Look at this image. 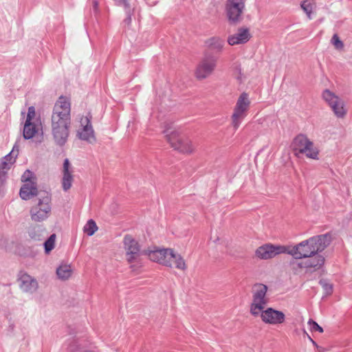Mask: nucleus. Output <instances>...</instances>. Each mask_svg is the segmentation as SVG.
<instances>
[{"label":"nucleus","instance_id":"1","mask_svg":"<svg viewBox=\"0 0 352 352\" xmlns=\"http://www.w3.org/2000/svg\"><path fill=\"white\" fill-rule=\"evenodd\" d=\"M160 133L166 145L173 152L184 156H191L197 153L195 142L177 122L170 120L164 121L161 124Z\"/></svg>","mask_w":352,"mask_h":352},{"label":"nucleus","instance_id":"2","mask_svg":"<svg viewBox=\"0 0 352 352\" xmlns=\"http://www.w3.org/2000/svg\"><path fill=\"white\" fill-rule=\"evenodd\" d=\"M289 149L293 155L298 160L318 161L320 158L319 147L304 133H299L292 140Z\"/></svg>","mask_w":352,"mask_h":352},{"label":"nucleus","instance_id":"3","mask_svg":"<svg viewBox=\"0 0 352 352\" xmlns=\"http://www.w3.org/2000/svg\"><path fill=\"white\" fill-rule=\"evenodd\" d=\"M125 261L133 272H137L143 267L141 257V245L131 234L124 235L122 241Z\"/></svg>","mask_w":352,"mask_h":352},{"label":"nucleus","instance_id":"4","mask_svg":"<svg viewBox=\"0 0 352 352\" xmlns=\"http://www.w3.org/2000/svg\"><path fill=\"white\" fill-rule=\"evenodd\" d=\"M269 287L267 285L256 283L252 287V298L249 306V311L252 316L258 318V315L266 307L269 302L267 292Z\"/></svg>","mask_w":352,"mask_h":352},{"label":"nucleus","instance_id":"5","mask_svg":"<svg viewBox=\"0 0 352 352\" xmlns=\"http://www.w3.org/2000/svg\"><path fill=\"white\" fill-rule=\"evenodd\" d=\"M25 122L23 135L25 139H32L43 136V129L41 115L36 111L34 107H28L26 113H22Z\"/></svg>","mask_w":352,"mask_h":352},{"label":"nucleus","instance_id":"6","mask_svg":"<svg viewBox=\"0 0 352 352\" xmlns=\"http://www.w3.org/2000/svg\"><path fill=\"white\" fill-rule=\"evenodd\" d=\"M51 210L50 194L46 191H40L30 210V219L34 222H43L49 217Z\"/></svg>","mask_w":352,"mask_h":352},{"label":"nucleus","instance_id":"7","mask_svg":"<svg viewBox=\"0 0 352 352\" xmlns=\"http://www.w3.org/2000/svg\"><path fill=\"white\" fill-rule=\"evenodd\" d=\"M76 136L81 141L91 144L96 138L92 124V116L90 113L79 115L75 122Z\"/></svg>","mask_w":352,"mask_h":352},{"label":"nucleus","instance_id":"8","mask_svg":"<svg viewBox=\"0 0 352 352\" xmlns=\"http://www.w3.org/2000/svg\"><path fill=\"white\" fill-rule=\"evenodd\" d=\"M287 246L265 243L255 249L254 258L257 261H270L280 254H287Z\"/></svg>","mask_w":352,"mask_h":352},{"label":"nucleus","instance_id":"9","mask_svg":"<svg viewBox=\"0 0 352 352\" xmlns=\"http://www.w3.org/2000/svg\"><path fill=\"white\" fill-rule=\"evenodd\" d=\"M250 104V95L246 92H242L237 98L231 116V123L234 129H237L239 127L241 120L245 116Z\"/></svg>","mask_w":352,"mask_h":352},{"label":"nucleus","instance_id":"10","mask_svg":"<svg viewBox=\"0 0 352 352\" xmlns=\"http://www.w3.org/2000/svg\"><path fill=\"white\" fill-rule=\"evenodd\" d=\"M306 260L294 261L290 265L296 273L301 271L306 272H315L320 269L325 263V258L320 254H316L305 258Z\"/></svg>","mask_w":352,"mask_h":352},{"label":"nucleus","instance_id":"11","mask_svg":"<svg viewBox=\"0 0 352 352\" xmlns=\"http://www.w3.org/2000/svg\"><path fill=\"white\" fill-rule=\"evenodd\" d=\"M52 121L71 122V102L69 98L61 96L54 104Z\"/></svg>","mask_w":352,"mask_h":352},{"label":"nucleus","instance_id":"12","mask_svg":"<svg viewBox=\"0 0 352 352\" xmlns=\"http://www.w3.org/2000/svg\"><path fill=\"white\" fill-rule=\"evenodd\" d=\"M322 98L338 118L342 119L346 116L347 109L345 103L337 94L329 89H324L322 93Z\"/></svg>","mask_w":352,"mask_h":352},{"label":"nucleus","instance_id":"13","mask_svg":"<svg viewBox=\"0 0 352 352\" xmlns=\"http://www.w3.org/2000/svg\"><path fill=\"white\" fill-rule=\"evenodd\" d=\"M217 65L216 58L210 54L205 55L196 65L193 74L198 80L208 78L214 71Z\"/></svg>","mask_w":352,"mask_h":352},{"label":"nucleus","instance_id":"14","mask_svg":"<svg viewBox=\"0 0 352 352\" xmlns=\"http://www.w3.org/2000/svg\"><path fill=\"white\" fill-rule=\"evenodd\" d=\"M245 6V0H227L225 11L229 23L235 25L240 21Z\"/></svg>","mask_w":352,"mask_h":352},{"label":"nucleus","instance_id":"15","mask_svg":"<svg viewBox=\"0 0 352 352\" xmlns=\"http://www.w3.org/2000/svg\"><path fill=\"white\" fill-rule=\"evenodd\" d=\"M71 122L52 121V136L54 143L62 146L67 142Z\"/></svg>","mask_w":352,"mask_h":352},{"label":"nucleus","instance_id":"16","mask_svg":"<svg viewBox=\"0 0 352 352\" xmlns=\"http://www.w3.org/2000/svg\"><path fill=\"white\" fill-rule=\"evenodd\" d=\"M172 249L153 247L146 250L144 254L150 261L167 268Z\"/></svg>","mask_w":352,"mask_h":352},{"label":"nucleus","instance_id":"17","mask_svg":"<svg viewBox=\"0 0 352 352\" xmlns=\"http://www.w3.org/2000/svg\"><path fill=\"white\" fill-rule=\"evenodd\" d=\"M261 322L267 325H281L285 322V314L280 310L273 307H266L258 315Z\"/></svg>","mask_w":352,"mask_h":352},{"label":"nucleus","instance_id":"18","mask_svg":"<svg viewBox=\"0 0 352 352\" xmlns=\"http://www.w3.org/2000/svg\"><path fill=\"white\" fill-rule=\"evenodd\" d=\"M287 254L296 259H302L314 254L309 238L294 246L287 247Z\"/></svg>","mask_w":352,"mask_h":352},{"label":"nucleus","instance_id":"19","mask_svg":"<svg viewBox=\"0 0 352 352\" xmlns=\"http://www.w3.org/2000/svg\"><path fill=\"white\" fill-rule=\"evenodd\" d=\"M167 268L184 272L188 270V265L185 258L176 250L173 248Z\"/></svg>","mask_w":352,"mask_h":352},{"label":"nucleus","instance_id":"20","mask_svg":"<svg viewBox=\"0 0 352 352\" xmlns=\"http://www.w3.org/2000/svg\"><path fill=\"white\" fill-rule=\"evenodd\" d=\"M314 254H320L329 247L332 241L329 234H320L309 237Z\"/></svg>","mask_w":352,"mask_h":352},{"label":"nucleus","instance_id":"21","mask_svg":"<svg viewBox=\"0 0 352 352\" xmlns=\"http://www.w3.org/2000/svg\"><path fill=\"white\" fill-rule=\"evenodd\" d=\"M314 254H320L329 247L332 241L329 234H320L309 237Z\"/></svg>","mask_w":352,"mask_h":352},{"label":"nucleus","instance_id":"22","mask_svg":"<svg viewBox=\"0 0 352 352\" xmlns=\"http://www.w3.org/2000/svg\"><path fill=\"white\" fill-rule=\"evenodd\" d=\"M251 38L250 30L247 28H241L238 31L228 37V43L231 45H242L246 43Z\"/></svg>","mask_w":352,"mask_h":352},{"label":"nucleus","instance_id":"23","mask_svg":"<svg viewBox=\"0 0 352 352\" xmlns=\"http://www.w3.org/2000/svg\"><path fill=\"white\" fill-rule=\"evenodd\" d=\"M74 274L72 264L68 261H62L56 270L57 278L61 281H66L70 279Z\"/></svg>","mask_w":352,"mask_h":352},{"label":"nucleus","instance_id":"24","mask_svg":"<svg viewBox=\"0 0 352 352\" xmlns=\"http://www.w3.org/2000/svg\"><path fill=\"white\" fill-rule=\"evenodd\" d=\"M20 287L27 293H33L38 287L37 281L28 274H22L20 277Z\"/></svg>","mask_w":352,"mask_h":352},{"label":"nucleus","instance_id":"25","mask_svg":"<svg viewBox=\"0 0 352 352\" xmlns=\"http://www.w3.org/2000/svg\"><path fill=\"white\" fill-rule=\"evenodd\" d=\"M41 190H38L36 184H23L20 190V196L24 200H28L34 197H38V194Z\"/></svg>","mask_w":352,"mask_h":352},{"label":"nucleus","instance_id":"26","mask_svg":"<svg viewBox=\"0 0 352 352\" xmlns=\"http://www.w3.org/2000/svg\"><path fill=\"white\" fill-rule=\"evenodd\" d=\"M205 44L210 49L221 51L223 47L224 42L219 36H214L208 38L205 41Z\"/></svg>","mask_w":352,"mask_h":352},{"label":"nucleus","instance_id":"27","mask_svg":"<svg viewBox=\"0 0 352 352\" xmlns=\"http://www.w3.org/2000/svg\"><path fill=\"white\" fill-rule=\"evenodd\" d=\"M98 230V227L93 219H89L83 226V232L87 236H93Z\"/></svg>","mask_w":352,"mask_h":352},{"label":"nucleus","instance_id":"28","mask_svg":"<svg viewBox=\"0 0 352 352\" xmlns=\"http://www.w3.org/2000/svg\"><path fill=\"white\" fill-rule=\"evenodd\" d=\"M301 8L307 14L309 19L311 18V14L316 7V3L314 0H304L300 4Z\"/></svg>","mask_w":352,"mask_h":352},{"label":"nucleus","instance_id":"29","mask_svg":"<svg viewBox=\"0 0 352 352\" xmlns=\"http://www.w3.org/2000/svg\"><path fill=\"white\" fill-rule=\"evenodd\" d=\"M21 181L24 184H36V177L34 173L30 171V170H27L24 172L21 177Z\"/></svg>","mask_w":352,"mask_h":352},{"label":"nucleus","instance_id":"30","mask_svg":"<svg viewBox=\"0 0 352 352\" xmlns=\"http://www.w3.org/2000/svg\"><path fill=\"white\" fill-rule=\"evenodd\" d=\"M56 236L55 234H52L48 239L45 242L44 247H45V252L46 254H49L55 246V242H56Z\"/></svg>","mask_w":352,"mask_h":352},{"label":"nucleus","instance_id":"31","mask_svg":"<svg viewBox=\"0 0 352 352\" xmlns=\"http://www.w3.org/2000/svg\"><path fill=\"white\" fill-rule=\"evenodd\" d=\"M331 43L334 48L338 51H342L344 48V44L337 34H334L331 39Z\"/></svg>","mask_w":352,"mask_h":352},{"label":"nucleus","instance_id":"32","mask_svg":"<svg viewBox=\"0 0 352 352\" xmlns=\"http://www.w3.org/2000/svg\"><path fill=\"white\" fill-rule=\"evenodd\" d=\"M74 181V175H63L62 187L64 191L69 190Z\"/></svg>","mask_w":352,"mask_h":352},{"label":"nucleus","instance_id":"33","mask_svg":"<svg viewBox=\"0 0 352 352\" xmlns=\"http://www.w3.org/2000/svg\"><path fill=\"white\" fill-rule=\"evenodd\" d=\"M63 175H74L72 164L68 159H65L63 166Z\"/></svg>","mask_w":352,"mask_h":352},{"label":"nucleus","instance_id":"34","mask_svg":"<svg viewBox=\"0 0 352 352\" xmlns=\"http://www.w3.org/2000/svg\"><path fill=\"white\" fill-rule=\"evenodd\" d=\"M16 148V146H14L12 149V151L10 152V153L9 154V155L6 156L4 159H3L1 162H0V170L2 169H5L7 168L8 166V164L6 162V160H7V158L8 157H12V156H14V157H16L17 154H18V152H19V148L16 147V151H14V148Z\"/></svg>","mask_w":352,"mask_h":352},{"label":"nucleus","instance_id":"35","mask_svg":"<svg viewBox=\"0 0 352 352\" xmlns=\"http://www.w3.org/2000/svg\"><path fill=\"white\" fill-rule=\"evenodd\" d=\"M322 289L327 296H330L333 292V285L326 281L321 282Z\"/></svg>","mask_w":352,"mask_h":352},{"label":"nucleus","instance_id":"36","mask_svg":"<svg viewBox=\"0 0 352 352\" xmlns=\"http://www.w3.org/2000/svg\"><path fill=\"white\" fill-rule=\"evenodd\" d=\"M308 324H309V326L310 327V329L311 331H318L320 333H322L323 332V329L320 326H319V324L316 322H315V321H314L312 320H309L308 321Z\"/></svg>","mask_w":352,"mask_h":352},{"label":"nucleus","instance_id":"37","mask_svg":"<svg viewBox=\"0 0 352 352\" xmlns=\"http://www.w3.org/2000/svg\"><path fill=\"white\" fill-rule=\"evenodd\" d=\"M28 234L32 239H39L41 236L39 232L35 228L33 227L28 228Z\"/></svg>","mask_w":352,"mask_h":352},{"label":"nucleus","instance_id":"38","mask_svg":"<svg viewBox=\"0 0 352 352\" xmlns=\"http://www.w3.org/2000/svg\"><path fill=\"white\" fill-rule=\"evenodd\" d=\"M120 1L126 8H128L129 6L128 0H120Z\"/></svg>","mask_w":352,"mask_h":352},{"label":"nucleus","instance_id":"39","mask_svg":"<svg viewBox=\"0 0 352 352\" xmlns=\"http://www.w3.org/2000/svg\"><path fill=\"white\" fill-rule=\"evenodd\" d=\"M94 7L96 11L98 10V3L97 1L94 2Z\"/></svg>","mask_w":352,"mask_h":352},{"label":"nucleus","instance_id":"40","mask_svg":"<svg viewBox=\"0 0 352 352\" xmlns=\"http://www.w3.org/2000/svg\"><path fill=\"white\" fill-rule=\"evenodd\" d=\"M2 177H3V175H0V184L3 182V180Z\"/></svg>","mask_w":352,"mask_h":352}]
</instances>
